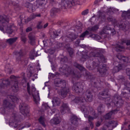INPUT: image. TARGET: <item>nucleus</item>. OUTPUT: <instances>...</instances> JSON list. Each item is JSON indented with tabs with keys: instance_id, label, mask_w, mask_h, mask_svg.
Segmentation results:
<instances>
[{
	"instance_id": "f704fd0d",
	"label": "nucleus",
	"mask_w": 130,
	"mask_h": 130,
	"mask_svg": "<svg viewBox=\"0 0 130 130\" xmlns=\"http://www.w3.org/2000/svg\"><path fill=\"white\" fill-rule=\"evenodd\" d=\"M28 37L30 40V43L32 45H33L35 43V37L31 34H30L28 35Z\"/></svg>"
},
{
	"instance_id": "423d86ee",
	"label": "nucleus",
	"mask_w": 130,
	"mask_h": 130,
	"mask_svg": "<svg viewBox=\"0 0 130 130\" xmlns=\"http://www.w3.org/2000/svg\"><path fill=\"white\" fill-rule=\"evenodd\" d=\"M89 108L88 107H86L84 105H82L80 107V109L81 111L84 113L85 117L87 118H88V120L89 121V123L90 125V126L91 129H92L93 127V124L91 121L93 120L94 119V117H92L91 116L88 115L89 113L88 110L87 109Z\"/></svg>"
},
{
	"instance_id": "f257e3e1",
	"label": "nucleus",
	"mask_w": 130,
	"mask_h": 130,
	"mask_svg": "<svg viewBox=\"0 0 130 130\" xmlns=\"http://www.w3.org/2000/svg\"><path fill=\"white\" fill-rule=\"evenodd\" d=\"M105 51L103 49L94 48L88 55L87 52L83 54L81 60L84 61L90 57H94L99 58L101 61L104 62L105 58L102 54Z\"/></svg>"
},
{
	"instance_id": "680f3d73",
	"label": "nucleus",
	"mask_w": 130,
	"mask_h": 130,
	"mask_svg": "<svg viewBox=\"0 0 130 130\" xmlns=\"http://www.w3.org/2000/svg\"><path fill=\"white\" fill-rule=\"evenodd\" d=\"M119 111V109H116L111 110L110 111V112H111L112 113V115H113L117 113L118 112V111Z\"/></svg>"
},
{
	"instance_id": "f8f14e48",
	"label": "nucleus",
	"mask_w": 130,
	"mask_h": 130,
	"mask_svg": "<svg viewBox=\"0 0 130 130\" xmlns=\"http://www.w3.org/2000/svg\"><path fill=\"white\" fill-rule=\"evenodd\" d=\"M77 37V36L74 34H71L68 35H64L61 37L62 40L66 42L72 41Z\"/></svg>"
},
{
	"instance_id": "39448f33",
	"label": "nucleus",
	"mask_w": 130,
	"mask_h": 130,
	"mask_svg": "<svg viewBox=\"0 0 130 130\" xmlns=\"http://www.w3.org/2000/svg\"><path fill=\"white\" fill-rule=\"evenodd\" d=\"M9 125L14 128L19 127L20 122L18 120L16 112H13L9 121Z\"/></svg>"
},
{
	"instance_id": "09e8293b",
	"label": "nucleus",
	"mask_w": 130,
	"mask_h": 130,
	"mask_svg": "<svg viewBox=\"0 0 130 130\" xmlns=\"http://www.w3.org/2000/svg\"><path fill=\"white\" fill-rule=\"evenodd\" d=\"M108 123L110 125H111V126H112L116 127V126L117 125V122L116 121H115L113 120L109 121V122Z\"/></svg>"
},
{
	"instance_id": "3c124183",
	"label": "nucleus",
	"mask_w": 130,
	"mask_h": 130,
	"mask_svg": "<svg viewBox=\"0 0 130 130\" xmlns=\"http://www.w3.org/2000/svg\"><path fill=\"white\" fill-rule=\"evenodd\" d=\"M103 108L102 107V105L101 104L98 107V110L99 112H100L101 113H102L104 112V111L102 110H103Z\"/></svg>"
},
{
	"instance_id": "ddd939ff",
	"label": "nucleus",
	"mask_w": 130,
	"mask_h": 130,
	"mask_svg": "<svg viewBox=\"0 0 130 130\" xmlns=\"http://www.w3.org/2000/svg\"><path fill=\"white\" fill-rule=\"evenodd\" d=\"M19 108L21 112L25 116L29 113L28 106L26 104L23 103H21L19 105Z\"/></svg>"
},
{
	"instance_id": "a878e982",
	"label": "nucleus",
	"mask_w": 130,
	"mask_h": 130,
	"mask_svg": "<svg viewBox=\"0 0 130 130\" xmlns=\"http://www.w3.org/2000/svg\"><path fill=\"white\" fill-rule=\"evenodd\" d=\"M26 7L28 9L29 12H32L34 11L35 9L34 6L32 4L28 2L26 3Z\"/></svg>"
},
{
	"instance_id": "7ed1b4c3",
	"label": "nucleus",
	"mask_w": 130,
	"mask_h": 130,
	"mask_svg": "<svg viewBox=\"0 0 130 130\" xmlns=\"http://www.w3.org/2000/svg\"><path fill=\"white\" fill-rule=\"evenodd\" d=\"M26 87L28 92L30 95H32L34 101L35 103L37 104L40 100L38 91L36 90L35 87L33 86H30L29 83H27Z\"/></svg>"
},
{
	"instance_id": "9d476101",
	"label": "nucleus",
	"mask_w": 130,
	"mask_h": 130,
	"mask_svg": "<svg viewBox=\"0 0 130 130\" xmlns=\"http://www.w3.org/2000/svg\"><path fill=\"white\" fill-rule=\"evenodd\" d=\"M79 0H62L61 5L65 8L66 5L69 7H71L77 4H79Z\"/></svg>"
},
{
	"instance_id": "9b49d317",
	"label": "nucleus",
	"mask_w": 130,
	"mask_h": 130,
	"mask_svg": "<svg viewBox=\"0 0 130 130\" xmlns=\"http://www.w3.org/2000/svg\"><path fill=\"white\" fill-rule=\"evenodd\" d=\"M84 83L77 82L74 84L73 90L77 93H80L82 91L84 87Z\"/></svg>"
},
{
	"instance_id": "6e6d98bb",
	"label": "nucleus",
	"mask_w": 130,
	"mask_h": 130,
	"mask_svg": "<svg viewBox=\"0 0 130 130\" xmlns=\"http://www.w3.org/2000/svg\"><path fill=\"white\" fill-rule=\"evenodd\" d=\"M21 40L24 42V43L25 42L26 40V39L25 37V35L24 34L23 35H22L21 37Z\"/></svg>"
},
{
	"instance_id": "69168bd1",
	"label": "nucleus",
	"mask_w": 130,
	"mask_h": 130,
	"mask_svg": "<svg viewBox=\"0 0 130 130\" xmlns=\"http://www.w3.org/2000/svg\"><path fill=\"white\" fill-rule=\"evenodd\" d=\"M101 34H110V32L109 31H108V30H105L104 31H103V29L101 32Z\"/></svg>"
},
{
	"instance_id": "c9c22d12",
	"label": "nucleus",
	"mask_w": 130,
	"mask_h": 130,
	"mask_svg": "<svg viewBox=\"0 0 130 130\" xmlns=\"http://www.w3.org/2000/svg\"><path fill=\"white\" fill-rule=\"evenodd\" d=\"M53 104L58 105L60 104V100L59 99L56 97H54L52 101Z\"/></svg>"
},
{
	"instance_id": "412c9836",
	"label": "nucleus",
	"mask_w": 130,
	"mask_h": 130,
	"mask_svg": "<svg viewBox=\"0 0 130 130\" xmlns=\"http://www.w3.org/2000/svg\"><path fill=\"white\" fill-rule=\"evenodd\" d=\"M15 54L16 55V58L17 61H22L21 57L24 55L23 52L22 50H20L19 52L17 51L15 52Z\"/></svg>"
},
{
	"instance_id": "864d4df0",
	"label": "nucleus",
	"mask_w": 130,
	"mask_h": 130,
	"mask_svg": "<svg viewBox=\"0 0 130 130\" xmlns=\"http://www.w3.org/2000/svg\"><path fill=\"white\" fill-rule=\"evenodd\" d=\"M92 113H91V114L94 118H96L98 117V114L96 113L94 110L93 109H92Z\"/></svg>"
},
{
	"instance_id": "49530a36",
	"label": "nucleus",
	"mask_w": 130,
	"mask_h": 130,
	"mask_svg": "<svg viewBox=\"0 0 130 130\" xmlns=\"http://www.w3.org/2000/svg\"><path fill=\"white\" fill-rule=\"evenodd\" d=\"M112 115V113L110 112L105 115L104 116V118L105 119H108L111 118Z\"/></svg>"
},
{
	"instance_id": "a211bd4d",
	"label": "nucleus",
	"mask_w": 130,
	"mask_h": 130,
	"mask_svg": "<svg viewBox=\"0 0 130 130\" xmlns=\"http://www.w3.org/2000/svg\"><path fill=\"white\" fill-rule=\"evenodd\" d=\"M12 26H10V27H9L7 25H6L3 26H1L0 25V30L2 31H3L4 30H6V32L7 33L9 34H11L13 32V30L11 28Z\"/></svg>"
},
{
	"instance_id": "de8ad7c7",
	"label": "nucleus",
	"mask_w": 130,
	"mask_h": 130,
	"mask_svg": "<svg viewBox=\"0 0 130 130\" xmlns=\"http://www.w3.org/2000/svg\"><path fill=\"white\" fill-rule=\"evenodd\" d=\"M118 98L117 96H116L114 97V99L112 101L114 103L115 105L116 106H117V104L118 103Z\"/></svg>"
},
{
	"instance_id": "aec40b11",
	"label": "nucleus",
	"mask_w": 130,
	"mask_h": 130,
	"mask_svg": "<svg viewBox=\"0 0 130 130\" xmlns=\"http://www.w3.org/2000/svg\"><path fill=\"white\" fill-rule=\"evenodd\" d=\"M10 85V83L8 79L3 80L2 79H0V87L1 88H4Z\"/></svg>"
},
{
	"instance_id": "c756f323",
	"label": "nucleus",
	"mask_w": 130,
	"mask_h": 130,
	"mask_svg": "<svg viewBox=\"0 0 130 130\" xmlns=\"http://www.w3.org/2000/svg\"><path fill=\"white\" fill-rule=\"evenodd\" d=\"M123 67V65L119 64L118 65L115 67L113 69V71L115 72H117L122 69Z\"/></svg>"
},
{
	"instance_id": "a18cd8bd",
	"label": "nucleus",
	"mask_w": 130,
	"mask_h": 130,
	"mask_svg": "<svg viewBox=\"0 0 130 130\" xmlns=\"http://www.w3.org/2000/svg\"><path fill=\"white\" fill-rule=\"evenodd\" d=\"M88 31L86 30L80 36V39L81 40H83L84 38L85 37L86 35H87L88 34Z\"/></svg>"
},
{
	"instance_id": "bf43d9fd",
	"label": "nucleus",
	"mask_w": 130,
	"mask_h": 130,
	"mask_svg": "<svg viewBox=\"0 0 130 130\" xmlns=\"http://www.w3.org/2000/svg\"><path fill=\"white\" fill-rule=\"evenodd\" d=\"M111 28L107 26H105L103 27V31H104L105 30H108V31L109 32L110 31Z\"/></svg>"
},
{
	"instance_id": "79ce46f5",
	"label": "nucleus",
	"mask_w": 130,
	"mask_h": 130,
	"mask_svg": "<svg viewBox=\"0 0 130 130\" xmlns=\"http://www.w3.org/2000/svg\"><path fill=\"white\" fill-rule=\"evenodd\" d=\"M73 65L75 67L77 68L80 71L83 70L84 69V68L83 66L77 62H74L73 64Z\"/></svg>"
},
{
	"instance_id": "4c0bfd02",
	"label": "nucleus",
	"mask_w": 130,
	"mask_h": 130,
	"mask_svg": "<svg viewBox=\"0 0 130 130\" xmlns=\"http://www.w3.org/2000/svg\"><path fill=\"white\" fill-rule=\"evenodd\" d=\"M37 56L36 53L34 49L31 51L29 55L30 58L31 59H34V57Z\"/></svg>"
},
{
	"instance_id": "2eb2a0df",
	"label": "nucleus",
	"mask_w": 130,
	"mask_h": 130,
	"mask_svg": "<svg viewBox=\"0 0 130 130\" xmlns=\"http://www.w3.org/2000/svg\"><path fill=\"white\" fill-rule=\"evenodd\" d=\"M54 84L56 86L60 87L62 88L66 87V83L65 81L61 80L59 79H55L54 81Z\"/></svg>"
},
{
	"instance_id": "4be33fe9",
	"label": "nucleus",
	"mask_w": 130,
	"mask_h": 130,
	"mask_svg": "<svg viewBox=\"0 0 130 130\" xmlns=\"http://www.w3.org/2000/svg\"><path fill=\"white\" fill-rule=\"evenodd\" d=\"M115 26H117L121 30H124L125 29H128V28H126L128 26L126 25L124 22L123 21H117V24L115 25Z\"/></svg>"
},
{
	"instance_id": "c03bdc74",
	"label": "nucleus",
	"mask_w": 130,
	"mask_h": 130,
	"mask_svg": "<svg viewBox=\"0 0 130 130\" xmlns=\"http://www.w3.org/2000/svg\"><path fill=\"white\" fill-rule=\"evenodd\" d=\"M39 121L40 124H41L42 126L45 127L46 126V125L44 122V119L42 117H41L39 119Z\"/></svg>"
},
{
	"instance_id": "13d9d810",
	"label": "nucleus",
	"mask_w": 130,
	"mask_h": 130,
	"mask_svg": "<svg viewBox=\"0 0 130 130\" xmlns=\"http://www.w3.org/2000/svg\"><path fill=\"white\" fill-rule=\"evenodd\" d=\"M88 13V10L86 9L83 11L82 13V15H85L87 14Z\"/></svg>"
},
{
	"instance_id": "bb28decb",
	"label": "nucleus",
	"mask_w": 130,
	"mask_h": 130,
	"mask_svg": "<svg viewBox=\"0 0 130 130\" xmlns=\"http://www.w3.org/2000/svg\"><path fill=\"white\" fill-rule=\"evenodd\" d=\"M61 121V119L60 117L54 118L51 120L52 124H59Z\"/></svg>"
},
{
	"instance_id": "f03ea898",
	"label": "nucleus",
	"mask_w": 130,
	"mask_h": 130,
	"mask_svg": "<svg viewBox=\"0 0 130 130\" xmlns=\"http://www.w3.org/2000/svg\"><path fill=\"white\" fill-rule=\"evenodd\" d=\"M59 71L62 74L64 75L67 77L70 75H71L74 78H79L81 77L80 73L78 72L77 74H75L71 68L66 65H64L62 67L60 68Z\"/></svg>"
},
{
	"instance_id": "774afa93",
	"label": "nucleus",
	"mask_w": 130,
	"mask_h": 130,
	"mask_svg": "<svg viewBox=\"0 0 130 130\" xmlns=\"http://www.w3.org/2000/svg\"><path fill=\"white\" fill-rule=\"evenodd\" d=\"M75 128L72 126H70L68 127L67 130H75Z\"/></svg>"
},
{
	"instance_id": "e433bc0d",
	"label": "nucleus",
	"mask_w": 130,
	"mask_h": 130,
	"mask_svg": "<svg viewBox=\"0 0 130 130\" xmlns=\"http://www.w3.org/2000/svg\"><path fill=\"white\" fill-rule=\"evenodd\" d=\"M119 10L117 9H116L115 8H113L110 7L108 8L106 12L107 14L109 13L110 14H113L114 11H118Z\"/></svg>"
},
{
	"instance_id": "0e129e2a",
	"label": "nucleus",
	"mask_w": 130,
	"mask_h": 130,
	"mask_svg": "<svg viewBox=\"0 0 130 130\" xmlns=\"http://www.w3.org/2000/svg\"><path fill=\"white\" fill-rule=\"evenodd\" d=\"M128 60V58L127 57L123 56L122 58V61L124 62H127Z\"/></svg>"
},
{
	"instance_id": "603ef678",
	"label": "nucleus",
	"mask_w": 130,
	"mask_h": 130,
	"mask_svg": "<svg viewBox=\"0 0 130 130\" xmlns=\"http://www.w3.org/2000/svg\"><path fill=\"white\" fill-rule=\"evenodd\" d=\"M126 72L127 75L129 76V79L130 80V68H127L126 70Z\"/></svg>"
},
{
	"instance_id": "b1692460",
	"label": "nucleus",
	"mask_w": 130,
	"mask_h": 130,
	"mask_svg": "<svg viewBox=\"0 0 130 130\" xmlns=\"http://www.w3.org/2000/svg\"><path fill=\"white\" fill-rule=\"evenodd\" d=\"M70 121L71 123L73 125L77 126L78 124V121L79 120L76 116L72 115L71 117Z\"/></svg>"
},
{
	"instance_id": "58836bf2",
	"label": "nucleus",
	"mask_w": 130,
	"mask_h": 130,
	"mask_svg": "<svg viewBox=\"0 0 130 130\" xmlns=\"http://www.w3.org/2000/svg\"><path fill=\"white\" fill-rule=\"evenodd\" d=\"M12 68L9 64H7L5 67V71L7 73L10 74L12 72Z\"/></svg>"
},
{
	"instance_id": "37998d69",
	"label": "nucleus",
	"mask_w": 130,
	"mask_h": 130,
	"mask_svg": "<svg viewBox=\"0 0 130 130\" xmlns=\"http://www.w3.org/2000/svg\"><path fill=\"white\" fill-rule=\"evenodd\" d=\"M99 28V26L95 25L92 27H89L88 28V29L90 31H94L97 30Z\"/></svg>"
},
{
	"instance_id": "5fc2aeb1",
	"label": "nucleus",
	"mask_w": 130,
	"mask_h": 130,
	"mask_svg": "<svg viewBox=\"0 0 130 130\" xmlns=\"http://www.w3.org/2000/svg\"><path fill=\"white\" fill-rule=\"evenodd\" d=\"M68 52L70 56L72 57L73 53V50L71 48H69L68 49Z\"/></svg>"
},
{
	"instance_id": "4468645a",
	"label": "nucleus",
	"mask_w": 130,
	"mask_h": 130,
	"mask_svg": "<svg viewBox=\"0 0 130 130\" xmlns=\"http://www.w3.org/2000/svg\"><path fill=\"white\" fill-rule=\"evenodd\" d=\"M108 90L107 89H105L102 92L99 93L100 95L102 96H108ZM103 98H105V102L106 104L108 105H110V104L109 102L110 101V98L109 97H103Z\"/></svg>"
},
{
	"instance_id": "5701e85b",
	"label": "nucleus",
	"mask_w": 130,
	"mask_h": 130,
	"mask_svg": "<svg viewBox=\"0 0 130 130\" xmlns=\"http://www.w3.org/2000/svg\"><path fill=\"white\" fill-rule=\"evenodd\" d=\"M69 91V89L68 87H66L64 88H62L61 90L60 94L63 98H64L66 97Z\"/></svg>"
},
{
	"instance_id": "2f4dec72",
	"label": "nucleus",
	"mask_w": 130,
	"mask_h": 130,
	"mask_svg": "<svg viewBox=\"0 0 130 130\" xmlns=\"http://www.w3.org/2000/svg\"><path fill=\"white\" fill-rule=\"evenodd\" d=\"M108 21L109 22H111L114 25L117 24V21L114 17L111 16H109L107 18Z\"/></svg>"
},
{
	"instance_id": "c85d7f7f",
	"label": "nucleus",
	"mask_w": 130,
	"mask_h": 130,
	"mask_svg": "<svg viewBox=\"0 0 130 130\" xmlns=\"http://www.w3.org/2000/svg\"><path fill=\"white\" fill-rule=\"evenodd\" d=\"M27 76L28 77H31V79L34 81L35 79L37 78V75L34 74L31 72V71H29L27 74Z\"/></svg>"
},
{
	"instance_id": "6ab92c4d",
	"label": "nucleus",
	"mask_w": 130,
	"mask_h": 130,
	"mask_svg": "<svg viewBox=\"0 0 130 130\" xmlns=\"http://www.w3.org/2000/svg\"><path fill=\"white\" fill-rule=\"evenodd\" d=\"M8 19L5 15H0V23L3 24V26H5L8 22Z\"/></svg>"
},
{
	"instance_id": "8fccbe9b",
	"label": "nucleus",
	"mask_w": 130,
	"mask_h": 130,
	"mask_svg": "<svg viewBox=\"0 0 130 130\" xmlns=\"http://www.w3.org/2000/svg\"><path fill=\"white\" fill-rule=\"evenodd\" d=\"M36 18V16L35 14H32L27 19V21H31L33 19Z\"/></svg>"
},
{
	"instance_id": "393cba45",
	"label": "nucleus",
	"mask_w": 130,
	"mask_h": 130,
	"mask_svg": "<svg viewBox=\"0 0 130 130\" xmlns=\"http://www.w3.org/2000/svg\"><path fill=\"white\" fill-rule=\"evenodd\" d=\"M69 107L67 104L63 103L61 107L60 112L62 114L65 113L66 111H68Z\"/></svg>"
},
{
	"instance_id": "338daca9",
	"label": "nucleus",
	"mask_w": 130,
	"mask_h": 130,
	"mask_svg": "<svg viewBox=\"0 0 130 130\" xmlns=\"http://www.w3.org/2000/svg\"><path fill=\"white\" fill-rule=\"evenodd\" d=\"M41 22H39L38 25H37V27L38 29H41L42 27V26L41 24Z\"/></svg>"
},
{
	"instance_id": "cd10ccee",
	"label": "nucleus",
	"mask_w": 130,
	"mask_h": 130,
	"mask_svg": "<svg viewBox=\"0 0 130 130\" xmlns=\"http://www.w3.org/2000/svg\"><path fill=\"white\" fill-rule=\"evenodd\" d=\"M98 13H99L98 15L99 19L101 20L102 21H105L106 19L105 13L100 11H99Z\"/></svg>"
},
{
	"instance_id": "052dcab7",
	"label": "nucleus",
	"mask_w": 130,
	"mask_h": 130,
	"mask_svg": "<svg viewBox=\"0 0 130 130\" xmlns=\"http://www.w3.org/2000/svg\"><path fill=\"white\" fill-rule=\"evenodd\" d=\"M121 95V96L123 98H125L128 96V94L125 92H122Z\"/></svg>"
},
{
	"instance_id": "4d7b16f0",
	"label": "nucleus",
	"mask_w": 130,
	"mask_h": 130,
	"mask_svg": "<svg viewBox=\"0 0 130 130\" xmlns=\"http://www.w3.org/2000/svg\"><path fill=\"white\" fill-rule=\"evenodd\" d=\"M49 3L52 5L56 4L57 2L55 0H49Z\"/></svg>"
},
{
	"instance_id": "e2e57ef3",
	"label": "nucleus",
	"mask_w": 130,
	"mask_h": 130,
	"mask_svg": "<svg viewBox=\"0 0 130 130\" xmlns=\"http://www.w3.org/2000/svg\"><path fill=\"white\" fill-rule=\"evenodd\" d=\"M122 55L120 54H119L117 55V58L120 60L122 61V58H123V57Z\"/></svg>"
},
{
	"instance_id": "473e14b6",
	"label": "nucleus",
	"mask_w": 130,
	"mask_h": 130,
	"mask_svg": "<svg viewBox=\"0 0 130 130\" xmlns=\"http://www.w3.org/2000/svg\"><path fill=\"white\" fill-rule=\"evenodd\" d=\"M17 38H10L6 40V42L9 45H12L15 42L17 39Z\"/></svg>"
},
{
	"instance_id": "dca6fc26",
	"label": "nucleus",
	"mask_w": 130,
	"mask_h": 130,
	"mask_svg": "<svg viewBox=\"0 0 130 130\" xmlns=\"http://www.w3.org/2000/svg\"><path fill=\"white\" fill-rule=\"evenodd\" d=\"M84 97L83 98L84 99V101L86 100L89 101H92L93 97L92 93L89 90H87L83 94Z\"/></svg>"
},
{
	"instance_id": "20e7f679",
	"label": "nucleus",
	"mask_w": 130,
	"mask_h": 130,
	"mask_svg": "<svg viewBox=\"0 0 130 130\" xmlns=\"http://www.w3.org/2000/svg\"><path fill=\"white\" fill-rule=\"evenodd\" d=\"M97 59L98 60V62L97 61V62L94 61L93 62L92 66L93 68V69H96L97 71H99L100 74L103 75V74H104L107 70L106 68V65L103 64L102 65H100L98 66V63L100 61L102 62H105V61L104 62L101 61L100 59L99 58H97Z\"/></svg>"
},
{
	"instance_id": "6e6552de",
	"label": "nucleus",
	"mask_w": 130,
	"mask_h": 130,
	"mask_svg": "<svg viewBox=\"0 0 130 130\" xmlns=\"http://www.w3.org/2000/svg\"><path fill=\"white\" fill-rule=\"evenodd\" d=\"M10 78L11 79L10 81L13 83L12 86V88L14 90V92H17L18 88V80L20 78V77H16L13 75H11Z\"/></svg>"
},
{
	"instance_id": "a19ab883",
	"label": "nucleus",
	"mask_w": 130,
	"mask_h": 130,
	"mask_svg": "<svg viewBox=\"0 0 130 130\" xmlns=\"http://www.w3.org/2000/svg\"><path fill=\"white\" fill-rule=\"evenodd\" d=\"M46 0H36V5L38 7L42 6L45 4Z\"/></svg>"
},
{
	"instance_id": "0eeeda50",
	"label": "nucleus",
	"mask_w": 130,
	"mask_h": 130,
	"mask_svg": "<svg viewBox=\"0 0 130 130\" xmlns=\"http://www.w3.org/2000/svg\"><path fill=\"white\" fill-rule=\"evenodd\" d=\"M121 43L117 42L113 47L114 49L117 51H120V49H123L124 47L122 45L124 43H126L127 45H129V50H130V40H121Z\"/></svg>"
},
{
	"instance_id": "7c9ffc66",
	"label": "nucleus",
	"mask_w": 130,
	"mask_h": 130,
	"mask_svg": "<svg viewBox=\"0 0 130 130\" xmlns=\"http://www.w3.org/2000/svg\"><path fill=\"white\" fill-rule=\"evenodd\" d=\"M60 11V9L55 8H53L50 11L51 15L53 16L55 15L56 13Z\"/></svg>"
},
{
	"instance_id": "1a4fd4ad",
	"label": "nucleus",
	"mask_w": 130,
	"mask_h": 130,
	"mask_svg": "<svg viewBox=\"0 0 130 130\" xmlns=\"http://www.w3.org/2000/svg\"><path fill=\"white\" fill-rule=\"evenodd\" d=\"M3 108L1 109L2 113L3 114L7 113L6 110L13 108V105L12 104L10 103L9 101L7 100H4L3 104Z\"/></svg>"
},
{
	"instance_id": "ea45409f",
	"label": "nucleus",
	"mask_w": 130,
	"mask_h": 130,
	"mask_svg": "<svg viewBox=\"0 0 130 130\" xmlns=\"http://www.w3.org/2000/svg\"><path fill=\"white\" fill-rule=\"evenodd\" d=\"M7 98L9 100H10L13 102H15L17 101L18 99L16 96L12 95H8L7 96Z\"/></svg>"
},
{
	"instance_id": "72a5a7b5",
	"label": "nucleus",
	"mask_w": 130,
	"mask_h": 130,
	"mask_svg": "<svg viewBox=\"0 0 130 130\" xmlns=\"http://www.w3.org/2000/svg\"><path fill=\"white\" fill-rule=\"evenodd\" d=\"M121 16L122 17H123L125 19H126L127 18H128V17L130 16V10H128L127 11H123Z\"/></svg>"
},
{
	"instance_id": "f3484780",
	"label": "nucleus",
	"mask_w": 130,
	"mask_h": 130,
	"mask_svg": "<svg viewBox=\"0 0 130 130\" xmlns=\"http://www.w3.org/2000/svg\"><path fill=\"white\" fill-rule=\"evenodd\" d=\"M70 99L72 100V103H78L79 102L82 103L84 101V99L82 97H77L75 98L74 95L71 96Z\"/></svg>"
}]
</instances>
